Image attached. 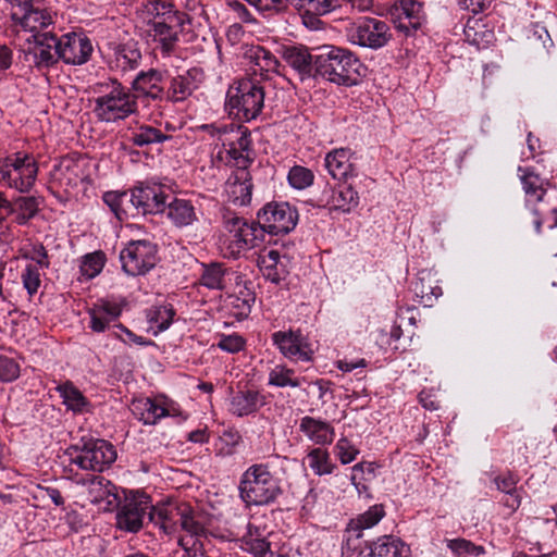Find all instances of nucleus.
<instances>
[{"mask_svg":"<svg viewBox=\"0 0 557 557\" xmlns=\"http://www.w3.org/2000/svg\"><path fill=\"white\" fill-rule=\"evenodd\" d=\"M318 76L343 86L357 85L362 76L363 66L350 51L334 47H321L315 53Z\"/></svg>","mask_w":557,"mask_h":557,"instance_id":"obj_1","label":"nucleus"},{"mask_svg":"<svg viewBox=\"0 0 557 557\" xmlns=\"http://www.w3.org/2000/svg\"><path fill=\"white\" fill-rule=\"evenodd\" d=\"M222 227L219 245L225 257L236 259L264 242L263 228L258 222H248L228 210L223 212Z\"/></svg>","mask_w":557,"mask_h":557,"instance_id":"obj_2","label":"nucleus"},{"mask_svg":"<svg viewBox=\"0 0 557 557\" xmlns=\"http://www.w3.org/2000/svg\"><path fill=\"white\" fill-rule=\"evenodd\" d=\"M239 495L248 506H267L283 493L280 479L275 478L264 463L248 467L239 481Z\"/></svg>","mask_w":557,"mask_h":557,"instance_id":"obj_3","label":"nucleus"},{"mask_svg":"<svg viewBox=\"0 0 557 557\" xmlns=\"http://www.w3.org/2000/svg\"><path fill=\"white\" fill-rule=\"evenodd\" d=\"M151 508L147 503L131 496L125 488L107 481V512H116L117 529L131 533L138 532L144 525L145 518H149Z\"/></svg>","mask_w":557,"mask_h":557,"instance_id":"obj_4","label":"nucleus"},{"mask_svg":"<svg viewBox=\"0 0 557 557\" xmlns=\"http://www.w3.org/2000/svg\"><path fill=\"white\" fill-rule=\"evenodd\" d=\"M264 104V91L250 79H243L230 86L225 107L228 114L239 122L255 120Z\"/></svg>","mask_w":557,"mask_h":557,"instance_id":"obj_5","label":"nucleus"},{"mask_svg":"<svg viewBox=\"0 0 557 557\" xmlns=\"http://www.w3.org/2000/svg\"><path fill=\"white\" fill-rule=\"evenodd\" d=\"M37 173V163L30 154L16 152L0 159V185L25 193L35 184Z\"/></svg>","mask_w":557,"mask_h":557,"instance_id":"obj_6","label":"nucleus"},{"mask_svg":"<svg viewBox=\"0 0 557 557\" xmlns=\"http://www.w3.org/2000/svg\"><path fill=\"white\" fill-rule=\"evenodd\" d=\"M91 169L97 170L98 164L91 163L82 156L67 154L54 164L51 171V181L64 188L65 191L74 189L79 184L94 185L96 180L91 177Z\"/></svg>","mask_w":557,"mask_h":557,"instance_id":"obj_7","label":"nucleus"},{"mask_svg":"<svg viewBox=\"0 0 557 557\" xmlns=\"http://www.w3.org/2000/svg\"><path fill=\"white\" fill-rule=\"evenodd\" d=\"M122 270L132 276L145 275L158 262L157 245L148 239L131 240L119 255Z\"/></svg>","mask_w":557,"mask_h":557,"instance_id":"obj_8","label":"nucleus"},{"mask_svg":"<svg viewBox=\"0 0 557 557\" xmlns=\"http://www.w3.org/2000/svg\"><path fill=\"white\" fill-rule=\"evenodd\" d=\"M149 521L159 525L165 534L175 532L180 524L187 532L186 539L200 540L199 536L205 532L203 525L193 515L171 506L152 507Z\"/></svg>","mask_w":557,"mask_h":557,"instance_id":"obj_9","label":"nucleus"},{"mask_svg":"<svg viewBox=\"0 0 557 557\" xmlns=\"http://www.w3.org/2000/svg\"><path fill=\"white\" fill-rule=\"evenodd\" d=\"M298 222L296 208L288 202H270L258 212V223L265 233L278 235L292 232Z\"/></svg>","mask_w":557,"mask_h":557,"instance_id":"obj_10","label":"nucleus"},{"mask_svg":"<svg viewBox=\"0 0 557 557\" xmlns=\"http://www.w3.org/2000/svg\"><path fill=\"white\" fill-rule=\"evenodd\" d=\"M170 196L165 186L158 183H146L136 186L131 195L121 194L120 198L121 200L127 199L137 213L158 214L164 213Z\"/></svg>","mask_w":557,"mask_h":557,"instance_id":"obj_11","label":"nucleus"},{"mask_svg":"<svg viewBox=\"0 0 557 557\" xmlns=\"http://www.w3.org/2000/svg\"><path fill=\"white\" fill-rule=\"evenodd\" d=\"M273 345L293 362H312L315 349L300 331H277L271 335Z\"/></svg>","mask_w":557,"mask_h":557,"instance_id":"obj_12","label":"nucleus"},{"mask_svg":"<svg viewBox=\"0 0 557 557\" xmlns=\"http://www.w3.org/2000/svg\"><path fill=\"white\" fill-rule=\"evenodd\" d=\"M347 37L354 45L380 49L391 40L392 34L386 22L375 17H364L348 30Z\"/></svg>","mask_w":557,"mask_h":557,"instance_id":"obj_13","label":"nucleus"},{"mask_svg":"<svg viewBox=\"0 0 557 557\" xmlns=\"http://www.w3.org/2000/svg\"><path fill=\"white\" fill-rule=\"evenodd\" d=\"M186 21L187 15L182 12L177 15H171L170 18H165L164 22H156L152 24V27L148 29L153 41L158 44V49L162 58H170L175 53L178 34L183 29Z\"/></svg>","mask_w":557,"mask_h":557,"instance_id":"obj_14","label":"nucleus"},{"mask_svg":"<svg viewBox=\"0 0 557 557\" xmlns=\"http://www.w3.org/2000/svg\"><path fill=\"white\" fill-rule=\"evenodd\" d=\"M282 59L295 72L300 82H311L318 77L315 54L302 45L284 46Z\"/></svg>","mask_w":557,"mask_h":557,"instance_id":"obj_15","label":"nucleus"},{"mask_svg":"<svg viewBox=\"0 0 557 557\" xmlns=\"http://www.w3.org/2000/svg\"><path fill=\"white\" fill-rule=\"evenodd\" d=\"M391 16L395 28L405 36L414 35L424 22L423 7L416 0H400Z\"/></svg>","mask_w":557,"mask_h":557,"instance_id":"obj_16","label":"nucleus"},{"mask_svg":"<svg viewBox=\"0 0 557 557\" xmlns=\"http://www.w3.org/2000/svg\"><path fill=\"white\" fill-rule=\"evenodd\" d=\"M257 264L267 281L280 285L289 275L290 257L278 249L265 248L260 252Z\"/></svg>","mask_w":557,"mask_h":557,"instance_id":"obj_17","label":"nucleus"},{"mask_svg":"<svg viewBox=\"0 0 557 557\" xmlns=\"http://www.w3.org/2000/svg\"><path fill=\"white\" fill-rule=\"evenodd\" d=\"M108 89L110 91L107 92V123L123 120L135 111L134 97L122 87L116 78H109Z\"/></svg>","mask_w":557,"mask_h":557,"instance_id":"obj_18","label":"nucleus"},{"mask_svg":"<svg viewBox=\"0 0 557 557\" xmlns=\"http://www.w3.org/2000/svg\"><path fill=\"white\" fill-rule=\"evenodd\" d=\"M91 52L92 45L83 34L71 33L60 38L59 59L67 64H84L88 61Z\"/></svg>","mask_w":557,"mask_h":557,"instance_id":"obj_19","label":"nucleus"},{"mask_svg":"<svg viewBox=\"0 0 557 557\" xmlns=\"http://www.w3.org/2000/svg\"><path fill=\"white\" fill-rule=\"evenodd\" d=\"M26 40L29 44L34 42L30 53L37 67H49L58 62L60 38L54 34L42 33L32 35Z\"/></svg>","mask_w":557,"mask_h":557,"instance_id":"obj_20","label":"nucleus"},{"mask_svg":"<svg viewBox=\"0 0 557 557\" xmlns=\"http://www.w3.org/2000/svg\"><path fill=\"white\" fill-rule=\"evenodd\" d=\"M384 516L385 510L383 505L376 504L371 506L363 513H360L356 518L350 519L344 533V539L347 546L356 549L357 546L354 544V542L360 540L363 536V532L375 527L384 518Z\"/></svg>","mask_w":557,"mask_h":557,"instance_id":"obj_21","label":"nucleus"},{"mask_svg":"<svg viewBox=\"0 0 557 557\" xmlns=\"http://www.w3.org/2000/svg\"><path fill=\"white\" fill-rule=\"evenodd\" d=\"M203 79V71L191 67L171 78L166 98L172 102H182L193 95Z\"/></svg>","mask_w":557,"mask_h":557,"instance_id":"obj_22","label":"nucleus"},{"mask_svg":"<svg viewBox=\"0 0 557 557\" xmlns=\"http://www.w3.org/2000/svg\"><path fill=\"white\" fill-rule=\"evenodd\" d=\"M320 202L330 210L348 213L358 206L359 195L351 185L339 184L336 187H325Z\"/></svg>","mask_w":557,"mask_h":557,"instance_id":"obj_23","label":"nucleus"},{"mask_svg":"<svg viewBox=\"0 0 557 557\" xmlns=\"http://www.w3.org/2000/svg\"><path fill=\"white\" fill-rule=\"evenodd\" d=\"M265 405V394L257 388L238 389L230 398V411L236 417L253 414Z\"/></svg>","mask_w":557,"mask_h":557,"instance_id":"obj_24","label":"nucleus"},{"mask_svg":"<svg viewBox=\"0 0 557 557\" xmlns=\"http://www.w3.org/2000/svg\"><path fill=\"white\" fill-rule=\"evenodd\" d=\"M354 152L349 148H336L326 153L324 166L336 181L346 182L356 176V168L351 161Z\"/></svg>","mask_w":557,"mask_h":557,"instance_id":"obj_25","label":"nucleus"},{"mask_svg":"<svg viewBox=\"0 0 557 557\" xmlns=\"http://www.w3.org/2000/svg\"><path fill=\"white\" fill-rule=\"evenodd\" d=\"M110 50L107 53V64L111 71L125 74L139 65L141 53L134 42L119 45Z\"/></svg>","mask_w":557,"mask_h":557,"instance_id":"obj_26","label":"nucleus"},{"mask_svg":"<svg viewBox=\"0 0 557 557\" xmlns=\"http://www.w3.org/2000/svg\"><path fill=\"white\" fill-rule=\"evenodd\" d=\"M299 431L314 445H331L335 437L333 425L320 418L305 416L299 420Z\"/></svg>","mask_w":557,"mask_h":557,"instance_id":"obj_27","label":"nucleus"},{"mask_svg":"<svg viewBox=\"0 0 557 557\" xmlns=\"http://www.w3.org/2000/svg\"><path fill=\"white\" fill-rule=\"evenodd\" d=\"M171 223L178 228L187 227L198 221L197 209L189 199L170 196L164 211Z\"/></svg>","mask_w":557,"mask_h":557,"instance_id":"obj_28","label":"nucleus"},{"mask_svg":"<svg viewBox=\"0 0 557 557\" xmlns=\"http://www.w3.org/2000/svg\"><path fill=\"white\" fill-rule=\"evenodd\" d=\"M252 183L249 172L238 170L226 183L227 200L236 207L250 205L252 196Z\"/></svg>","mask_w":557,"mask_h":557,"instance_id":"obj_29","label":"nucleus"},{"mask_svg":"<svg viewBox=\"0 0 557 557\" xmlns=\"http://www.w3.org/2000/svg\"><path fill=\"white\" fill-rule=\"evenodd\" d=\"M518 172L520 173L521 184L525 194L527 207L531 209L533 214H541L537 203L543 201L546 194L543 178L529 168L519 166Z\"/></svg>","mask_w":557,"mask_h":557,"instance_id":"obj_30","label":"nucleus"},{"mask_svg":"<svg viewBox=\"0 0 557 557\" xmlns=\"http://www.w3.org/2000/svg\"><path fill=\"white\" fill-rule=\"evenodd\" d=\"M132 412L144 424H156L161 418L170 416V410L157 399L140 398L132 404Z\"/></svg>","mask_w":557,"mask_h":557,"instance_id":"obj_31","label":"nucleus"},{"mask_svg":"<svg viewBox=\"0 0 557 557\" xmlns=\"http://www.w3.org/2000/svg\"><path fill=\"white\" fill-rule=\"evenodd\" d=\"M307 383L306 376L296 374V370L285 363H277L268 372V386L276 388H299Z\"/></svg>","mask_w":557,"mask_h":557,"instance_id":"obj_32","label":"nucleus"},{"mask_svg":"<svg viewBox=\"0 0 557 557\" xmlns=\"http://www.w3.org/2000/svg\"><path fill=\"white\" fill-rule=\"evenodd\" d=\"M121 314V308L117 306L111 307L107 300V337H115L121 339L125 344H136L139 346L150 345L151 342L138 336L122 324L114 323L109 324L110 320H114Z\"/></svg>","mask_w":557,"mask_h":557,"instance_id":"obj_33","label":"nucleus"},{"mask_svg":"<svg viewBox=\"0 0 557 557\" xmlns=\"http://www.w3.org/2000/svg\"><path fill=\"white\" fill-rule=\"evenodd\" d=\"M162 79L163 74L161 71L150 69L146 72H139L133 79L132 85L135 90L140 91L152 99H160L164 94L163 88L160 86Z\"/></svg>","mask_w":557,"mask_h":557,"instance_id":"obj_34","label":"nucleus"},{"mask_svg":"<svg viewBox=\"0 0 557 557\" xmlns=\"http://www.w3.org/2000/svg\"><path fill=\"white\" fill-rule=\"evenodd\" d=\"M175 310L172 305L152 306L146 310L149 331L153 336L166 331L173 323Z\"/></svg>","mask_w":557,"mask_h":557,"instance_id":"obj_35","label":"nucleus"},{"mask_svg":"<svg viewBox=\"0 0 557 557\" xmlns=\"http://www.w3.org/2000/svg\"><path fill=\"white\" fill-rule=\"evenodd\" d=\"M52 24V17L46 10L38 8H25L20 17V25L32 35L47 33L45 29Z\"/></svg>","mask_w":557,"mask_h":557,"instance_id":"obj_36","label":"nucleus"},{"mask_svg":"<svg viewBox=\"0 0 557 557\" xmlns=\"http://www.w3.org/2000/svg\"><path fill=\"white\" fill-rule=\"evenodd\" d=\"M103 443L104 441H98L92 447H85L75 458V463L82 469L101 473L104 470Z\"/></svg>","mask_w":557,"mask_h":557,"instance_id":"obj_37","label":"nucleus"},{"mask_svg":"<svg viewBox=\"0 0 557 557\" xmlns=\"http://www.w3.org/2000/svg\"><path fill=\"white\" fill-rule=\"evenodd\" d=\"M181 12L174 9L171 2L163 0H149L144 4L143 18L147 25L152 27L156 22H164L168 16L177 15Z\"/></svg>","mask_w":557,"mask_h":557,"instance_id":"obj_38","label":"nucleus"},{"mask_svg":"<svg viewBox=\"0 0 557 557\" xmlns=\"http://www.w3.org/2000/svg\"><path fill=\"white\" fill-rule=\"evenodd\" d=\"M228 270L222 263L212 262L202 264L200 283L209 289L222 290L226 287Z\"/></svg>","mask_w":557,"mask_h":557,"instance_id":"obj_39","label":"nucleus"},{"mask_svg":"<svg viewBox=\"0 0 557 557\" xmlns=\"http://www.w3.org/2000/svg\"><path fill=\"white\" fill-rule=\"evenodd\" d=\"M305 461H307L312 472L319 476L331 474L336 468V465L332 462L329 451L322 447L311 448L306 455Z\"/></svg>","mask_w":557,"mask_h":557,"instance_id":"obj_40","label":"nucleus"},{"mask_svg":"<svg viewBox=\"0 0 557 557\" xmlns=\"http://www.w3.org/2000/svg\"><path fill=\"white\" fill-rule=\"evenodd\" d=\"M247 57L258 67V70L263 74V72L268 73H278L280 70V61L276 57L261 46L251 47L247 51Z\"/></svg>","mask_w":557,"mask_h":557,"instance_id":"obj_41","label":"nucleus"},{"mask_svg":"<svg viewBox=\"0 0 557 557\" xmlns=\"http://www.w3.org/2000/svg\"><path fill=\"white\" fill-rule=\"evenodd\" d=\"M373 557H403L405 544L400 539L393 535H384L377 539L371 546Z\"/></svg>","mask_w":557,"mask_h":557,"instance_id":"obj_42","label":"nucleus"},{"mask_svg":"<svg viewBox=\"0 0 557 557\" xmlns=\"http://www.w3.org/2000/svg\"><path fill=\"white\" fill-rule=\"evenodd\" d=\"M64 405L73 411L83 412L87 406L84 395L71 382H65L57 387Z\"/></svg>","mask_w":557,"mask_h":557,"instance_id":"obj_43","label":"nucleus"},{"mask_svg":"<svg viewBox=\"0 0 557 557\" xmlns=\"http://www.w3.org/2000/svg\"><path fill=\"white\" fill-rule=\"evenodd\" d=\"M483 28L484 25H481L478 20L468 21L463 29L466 40L479 49L485 47L492 41L494 35Z\"/></svg>","mask_w":557,"mask_h":557,"instance_id":"obj_44","label":"nucleus"},{"mask_svg":"<svg viewBox=\"0 0 557 557\" xmlns=\"http://www.w3.org/2000/svg\"><path fill=\"white\" fill-rule=\"evenodd\" d=\"M171 137L150 125H143L132 133L131 140L134 145L143 147L156 143H163Z\"/></svg>","mask_w":557,"mask_h":557,"instance_id":"obj_45","label":"nucleus"},{"mask_svg":"<svg viewBox=\"0 0 557 557\" xmlns=\"http://www.w3.org/2000/svg\"><path fill=\"white\" fill-rule=\"evenodd\" d=\"M15 205L16 209H14V212L16 211V222L20 225H24L38 213L40 201L33 196L20 197Z\"/></svg>","mask_w":557,"mask_h":557,"instance_id":"obj_46","label":"nucleus"},{"mask_svg":"<svg viewBox=\"0 0 557 557\" xmlns=\"http://www.w3.org/2000/svg\"><path fill=\"white\" fill-rule=\"evenodd\" d=\"M425 274L422 273L413 283L412 290L417 297L420 298V302L425 307H431L433 300L437 299L441 295V288L432 286L430 282L425 283Z\"/></svg>","mask_w":557,"mask_h":557,"instance_id":"obj_47","label":"nucleus"},{"mask_svg":"<svg viewBox=\"0 0 557 557\" xmlns=\"http://www.w3.org/2000/svg\"><path fill=\"white\" fill-rule=\"evenodd\" d=\"M447 547L456 557L480 556L485 553L481 545H475L466 539L445 540Z\"/></svg>","mask_w":557,"mask_h":557,"instance_id":"obj_48","label":"nucleus"},{"mask_svg":"<svg viewBox=\"0 0 557 557\" xmlns=\"http://www.w3.org/2000/svg\"><path fill=\"white\" fill-rule=\"evenodd\" d=\"M292 5L318 15H324L341 7L339 0H295Z\"/></svg>","mask_w":557,"mask_h":557,"instance_id":"obj_49","label":"nucleus"},{"mask_svg":"<svg viewBox=\"0 0 557 557\" xmlns=\"http://www.w3.org/2000/svg\"><path fill=\"white\" fill-rule=\"evenodd\" d=\"M287 181L293 188L301 190L313 184L314 174L308 168L294 165L288 172Z\"/></svg>","mask_w":557,"mask_h":557,"instance_id":"obj_50","label":"nucleus"},{"mask_svg":"<svg viewBox=\"0 0 557 557\" xmlns=\"http://www.w3.org/2000/svg\"><path fill=\"white\" fill-rule=\"evenodd\" d=\"M103 265L104 261L101 251L87 253L81 262V274L86 280H91L101 272Z\"/></svg>","mask_w":557,"mask_h":557,"instance_id":"obj_51","label":"nucleus"},{"mask_svg":"<svg viewBox=\"0 0 557 557\" xmlns=\"http://www.w3.org/2000/svg\"><path fill=\"white\" fill-rule=\"evenodd\" d=\"M38 265L27 263L21 273V280L24 288L29 296H34L41 285V273Z\"/></svg>","mask_w":557,"mask_h":557,"instance_id":"obj_52","label":"nucleus"},{"mask_svg":"<svg viewBox=\"0 0 557 557\" xmlns=\"http://www.w3.org/2000/svg\"><path fill=\"white\" fill-rule=\"evenodd\" d=\"M334 455L342 465H348L357 458L359 449L347 437L343 436L334 446Z\"/></svg>","mask_w":557,"mask_h":557,"instance_id":"obj_53","label":"nucleus"},{"mask_svg":"<svg viewBox=\"0 0 557 557\" xmlns=\"http://www.w3.org/2000/svg\"><path fill=\"white\" fill-rule=\"evenodd\" d=\"M21 366L18 361L12 357L0 356V382L10 383L18 379Z\"/></svg>","mask_w":557,"mask_h":557,"instance_id":"obj_54","label":"nucleus"},{"mask_svg":"<svg viewBox=\"0 0 557 557\" xmlns=\"http://www.w3.org/2000/svg\"><path fill=\"white\" fill-rule=\"evenodd\" d=\"M216 346L226 352L237 354L244 350L246 341L243 336L237 333L233 334H220L218 335Z\"/></svg>","mask_w":557,"mask_h":557,"instance_id":"obj_55","label":"nucleus"},{"mask_svg":"<svg viewBox=\"0 0 557 557\" xmlns=\"http://www.w3.org/2000/svg\"><path fill=\"white\" fill-rule=\"evenodd\" d=\"M24 258L30 260L39 269H48L50 265L48 251L41 243L30 244L24 252Z\"/></svg>","mask_w":557,"mask_h":557,"instance_id":"obj_56","label":"nucleus"},{"mask_svg":"<svg viewBox=\"0 0 557 557\" xmlns=\"http://www.w3.org/2000/svg\"><path fill=\"white\" fill-rule=\"evenodd\" d=\"M271 535V532L268 530V527L264 523H258L255 521H249L246 525V532L243 534L240 539V544H247V542H255L259 540L268 539Z\"/></svg>","mask_w":557,"mask_h":557,"instance_id":"obj_57","label":"nucleus"},{"mask_svg":"<svg viewBox=\"0 0 557 557\" xmlns=\"http://www.w3.org/2000/svg\"><path fill=\"white\" fill-rule=\"evenodd\" d=\"M240 547L252 555V557H274L269 537L255 542H247V544H240Z\"/></svg>","mask_w":557,"mask_h":557,"instance_id":"obj_58","label":"nucleus"},{"mask_svg":"<svg viewBox=\"0 0 557 557\" xmlns=\"http://www.w3.org/2000/svg\"><path fill=\"white\" fill-rule=\"evenodd\" d=\"M103 478L100 474H88L85 481L89 484V499L94 504L101 503L104 499V488L102 487Z\"/></svg>","mask_w":557,"mask_h":557,"instance_id":"obj_59","label":"nucleus"},{"mask_svg":"<svg viewBox=\"0 0 557 557\" xmlns=\"http://www.w3.org/2000/svg\"><path fill=\"white\" fill-rule=\"evenodd\" d=\"M178 544L183 548L182 557H208L200 540L180 537Z\"/></svg>","mask_w":557,"mask_h":557,"instance_id":"obj_60","label":"nucleus"},{"mask_svg":"<svg viewBox=\"0 0 557 557\" xmlns=\"http://www.w3.org/2000/svg\"><path fill=\"white\" fill-rule=\"evenodd\" d=\"M249 4L253 5L259 11L271 12L281 11L286 8L288 3H295V0H246Z\"/></svg>","mask_w":557,"mask_h":557,"instance_id":"obj_61","label":"nucleus"},{"mask_svg":"<svg viewBox=\"0 0 557 557\" xmlns=\"http://www.w3.org/2000/svg\"><path fill=\"white\" fill-rule=\"evenodd\" d=\"M223 147L230 159L235 161L238 168L246 170V166L250 163L249 154L238 149L235 143H230L228 145L223 143Z\"/></svg>","mask_w":557,"mask_h":557,"instance_id":"obj_62","label":"nucleus"},{"mask_svg":"<svg viewBox=\"0 0 557 557\" xmlns=\"http://www.w3.org/2000/svg\"><path fill=\"white\" fill-rule=\"evenodd\" d=\"M494 483L496 488L499 492L505 493L506 495H512V493L517 492V483L518 480L511 473H507L505 475H498L494 478Z\"/></svg>","mask_w":557,"mask_h":557,"instance_id":"obj_63","label":"nucleus"},{"mask_svg":"<svg viewBox=\"0 0 557 557\" xmlns=\"http://www.w3.org/2000/svg\"><path fill=\"white\" fill-rule=\"evenodd\" d=\"M89 315L90 327L95 332L104 331V305H95V307L89 310Z\"/></svg>","mask_w":557,"mask_h":557,"instance_id":"obj_64","label":"nucleus"}]
</instances>
